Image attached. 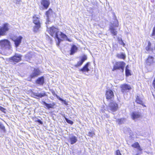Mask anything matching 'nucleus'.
<instances>
[{"label":"nucleus","instance_id":"nucleus-29","mask_svg":"<svg viewBox=\"0 0 155 155\" xmlns=\"http://www.w3.org/2000/svg\"><path fill=\"white\" fill-rule=\"evenodd\" d=\"M33 28V31L35 32H37L39 28L40 27V25H35Z\"/></svg>","mask_w":155,"mask_h":155},{"label":"nucleus","instance_id":"nucleus-42","mask_svg":"<svg viewBox=\"0 0 155 155\" xmlns=\"http://www.w3.org/2000/svg\"><path fill=\"white\" fill-rule=\"evenodd\" d=\"M116 26L117 27L118 26V25H116Z\"/></svg>","mask_w":155,"mask_h":155},{"label":"nucleus","instance_id":"nucleus-12","mask_svg":"<svg viewBox=\"0 0 155 155\" xmlns=\"http://www.w3.org/2000/svg\"><path fill=\"white\" fill-rule=\"evenodd\" d=\"M41 3L45 8L47 9L49 5L50 2L49 0H42Z\"/></svg>","mask_w":155,"mask_h":155},{"label":"nucleus","instance_id":"nucleus-3","mask_svg":"<svg viewBox=\"0 0 155 155\" xmlns=\"http://www.w3.org/2000/svg\"><path fill=\"white\" fill-rule=\"evenodd\" d=\"M126 63L123 61H119L116 62L114 65L113 71L117 69H121L122 72L124 71V68Z\"/></svg>","mask_w":155,"mask_h":155},{"label":"nucleus","instance_id":"nucleus-37","mask_svg":"<svg viewBox=\"0 0 155 155\" xmlns=\"http://www.w3.org/2000/svg\"><path fill=\"white\" fill-rule=\"evenodd\" d=\"M116 155H121L119 150H118L116 151Z\"/></svg>","mask_w":155,"mask_h":155},{"label":"nucleus","instance_id":"nucleus-41","mask_svg":"<svg viewBox=\"0 0 155 155\" xmlns=\"http://www.w3.org/2000/svg\"><path fill=\"white\" fill-rule=\"evenodd\" d=\"M21 0H16V1L17 2H19L21 1Z\"/></svg>","mask_w":155,"mask_h":155},{"label":"nucleus","instance_id":"nucleus-27","mask_svg":"<svg viewBox=\"0 0 155 155\" xmlns=\"http://www.w3.org/2000/svg\"><path fill=\"white\" fill-rule=\"evenodd\" d=\"M151 43L150 41H149L148 45L146 48V50L148 51H151L152 52L153 50V49L151 48Z\"/></svg>","mask_w":155,"mask_h":155},{"label":"nucleus","instance_id":"nucleus-17","mask_svg":"<svg viewBox=\"0 0 155 155\" xmlns=\"http://www.w3.org/2000/svg\"><path fill=\"white\" fill-rule=\"evenodd\" d=\"M59 35L60 37L62 38L64 40H65L66 41H68L69 42H71L72 41L71 40L68 39L67 36L61 32H59L58 35Z\"/></svg>","mask_w":155,"mask_h":155},{"label":"nucleus","instance_id":"nucleus-26","mask_svg":"<svg viewBox=\"0 0 155 155\" xmlns=\"http://www.w3.org/2000/svg\"><path fill=\"white\" fill-rule=\"evenodd\" d=\"M117 56L119 58L122 59H124L126 57L125 54L122 53L117 54Z\"/></svg>","mask_w":155,"mask_h":155},{"label":"nucleus","instance_id":"nucleus-19","mask_svg":"<svg viewBox=\"0 0 155 155\" xmlns=\"http://www.w3.org/2000/svg\"><path fill=\"white\" fill-rule=\"evenodd\" d=\"M53 13L52 11V9H49V10L46 12V15L47 16V20L48 21H49L48 20L50 18V17L52 15ZM46 23H48V21H47L46 22Z\"/></svg>","mask_w":155,"mask_h":155},{"label":"nucleus","instance_id":"nucleus-7","mask_svg":"<svg viewBox=\"0 0 155 155\" xmlns=\"http://www.w3.org/2000/svg\"><path fill=\"white\" fill-rule=\"evenodd\" d=\"M23 38L21 36H19L12 38V40L15 42L16 47H18L21 42V40Z\"/></svg>","mask_w":155,"mask_h":155},{"label":"nucleus","instance_id":"nucleus-36","mask_svg":"<svg viewBox=\"0 0 155 155\" xmlns=\"http://www.w3.org/2000/svg\"><path fill=\"white\" fill-rule=\"evenodd\" d=\"M65 119L66 122L68 124H73V122L72 121L66 118H65Z\"/></svg>","mask_w":155,"mask_h":155},{"label":"nucleus","instance_id":"nucleus-22","mask_svg":"<svg viewBox=\"0 0 155 155\" xmlns=\"http://www.w3.org/2000/svg\"><path fill=\"white\" fill-rule=\"evenodd\" d=\"M77 50L78 48L75 45H73L71 48L70 54H73L77 51Z\"/></svg>","mask_w":155,"mask_h":155},{"label":"nucleus","instance_id":"nucleus-30","mask_svg":"<svg viewBox=\"0 0 155 155\" xmlns=\"http://www.w3.org/2000/svg\"><path fill=\"white\" fill-rule=\"evenodd\" d=\"M136 101L137 103L140 104H143L142 101L140 99V97L138 96H137V97H136Z\"/></svg>","mask_w":155,"mask_h":155},{"label":"nucleus","instance_id":"nucleus-39","mask_svg":"<svg viewBox=\"0 0 155 155\" xmlns=\"http://www.w3.org/2000/svg\"><path fill=\"white\" fill-rule=\"evenodd\" d=\"M0 110L1 111H3L4 110H5V109L3 107H0Z\"/></svg>","mask_w":155,"mask_h":155},{"label":"nucleus","instance_id":"nucleus-24","mask_svg":"<svg viewBox=\"0 0 155 155\" xmlns=\"http://www.w3.org/2000/svg\"><path fill=\"white\" fill-rule=\"evenodd\" d=\"M132 146L133 147L137 148V150L140 151H141L142 150V149L140 147V145L138 142H136L134 143L132 145Z\"/></svg>","mask_w":155,"mask_h":155},{"label":"nucleus","instance_id":"nucleus-11","mask_svg":"<svg viewBox=\"0 0 155 155\" xmlns=\"http://www.w3.org/2000/svg\"><path fill=\"white\" fill-rule=\"evenodd\" d=\"M32 95L35 98H36V97L38 98H41L45 96H47L45 92H43L40 93H33Z\"/></svg>","mask_w":155,"mask_h":155},{"label":"nucleus","instance_id":"nucleus-38","mask_svg":"<svg viewBox=\"0 0 155 155\" xmlns=\"http://www.w3.org/2000/svg\"><path fill=\"white\" fill-rule=\"evenodd\" d=\"M36 121H38L39 123L40 124H43V122L42 121H41L40 120H37Z\"/></svg>","mask_w":155,"mask_h":155},{"label":"nucleus","instance_id":"nucleus-33","mask_svg":"<svg viewBox=\"0 0 155 155\" xmlns=\"http://www.w3.org/2000/svg\"><path fill=\"white\" fill-rule=\"evenodd\" d=\"M118 40L120 44L123 45L124 46H125V44L121 38H118Z\"/></svg>","mask_w":155,"mask_h":155},{"label":"nucleus","instance_id":"nucleus-35","mask_svg":"<svg viewBox=\"0 0 155 155\" xmlns=\"http://www.w3.org/2000/svg\"><path fill=\"white\" fill-rule=\"evenodd\" d=\"M94 135V132H89L87 133V135L91 137H93Z\"/></svg>","mask_w":155,"mask_h":155},{"label":"nucleus","instance_id":"nucleus-5","mask_svg":"<svg viewBox=\"0 0 155 155\" xmlns=\"http://www.w3.org/2000/svg\"><path fill=\"white\" fill-rule=\"evenodd\" d=\"M9 29L8 24H5L2 27H0V36L5 35L6 32L8 31Z\"/></svg>","mask_w":155,"mask_h":155},{"label":"nucleus","instance_id":"nucleus-6","mask_svg":"<svg viewBox=\"0 0 155 155\" xmlns=\"http://www.w3.org/2000/svg\"><path fill=\"white\" fill-rule=\"evenodd\" d=\"M21 57L20 54H15L13 56L9 58V61L10 62H18L21 60Z\"/></svg>","mask_w":155,"mask_h":155},{"label":"nucleus","instance_id":"nucleus-31","mask_svg":"<svg viewBox=\"0 0 155 155\" xmlns=\"http://www.w3.org/2000/svg\"><path fill=\"white\" fill-rule=\"evenodd\" d=\"M125 121V119L123 118L118 119L117 121V122L119 124L124 123Z\"/></svg>","mask_w":155,"mask_h":155},{"label":"nucleus","instance_id":"nucleus-28","mask_svg":"<svg viewBox=\"0 0 155 155\" xmlns=\"http://www.w3.org/2000/svg\"><path fill=\"white\" fill-rule=\"evenodd\" d=\"M128 65L127 66L125 69V73L126 76H129L131 75L130 73V71L128 69Z\"/></svg>","mask_w":155,"mask_h":155},{"label":"nucleus","instance_id":"nucleus-40","mask_svg":"<svg viewBox=\"0 0 155 155\" xmlns=\"http://www.w3.org/2000/svg\"><path fill=\"white\" fill-rule=\"evenodd\" d=\"M52 94H53V95H55V94H55V93L54 91H52Z\"/></svg>","mask_w":155,"mask_h":155},{"label":"nucleus","instance_id":"nucleus-2","mask_svg":"<svg viewBox=\"0 0 155 155\" xmlns=\"http://www.w3.org/2000/svg\"><path fill=\"white\" fill-rule=\"evenodd\" d=\"M11 48V43L8 39H4L0 41V48L1 49H10Z\"/></svg>","mask_w":155,"mask_h":155},{"label":"nucleus","instance_id":"nucleus-34","mask_svg":"<svg viewBox=\"0 0 155 155\" xmlns=\"http://www.w3.org/2000/svg\"><path fill=\"white\" fill-rule=\"evenodd\" d=\"M55 96L56 97H57V98L60 101H63V102H64V103L65 104H66V101L64 100L63 99H62L61 98H60V97H59L58 96L57 94H55Z\"/></svg>","mask_w":155,"mask_h":155},{"label":"nucleus","instance_id":"nucleus-14","mask_svg":"<svg viewBox=\"0 0 155 155\" xmlns=\"http://www.w3.org/2000/svg\"><path fill=\"white\" fill-rule=\"evenodd\" d=\"M69 140L71 144H73L76 143L77 141V137L74 135H70Z\"/></svg>","mask_w":155,"mask_h":155},{"label":"nucleus","instance_id":"nucleus-16","mask_svg":"<svg viewBox=\"0 0 155 155\" xmlns=\"http://www.w3.org/2000/svg\"><path fill=\"white\" fill-rule=\"evenodd\" d=\"M87 59V57L85 55L83 56L81 59V60L78 62L77 64L75 66L76 67H78L81 66L84 62V61L86 60Z\"/></svg>","mask_w":155,"mask_h":155},{"label":"nucleus","instance_id":"nucleus-8","mask_svg":"<svg viewBox=\"0 0 155 155\" xmlns=\"http://www.w3.org/2000/svg\"><path fill=\"white\" fill-rule=\"evenodd\" d=\"M121 91L124 93L128 92L131 89V87L130 85L126 84L122 85L121 86Z\"/></svg>","mask_w":155,"mask_h":155},{"label":"nucleus","instance_id":"nucleus-20","mask_svg":"<svg viewBox=\"0 0 155 155\" xmlns=\"http://www.w3.org/2000/svg\"><path fill=\"white\" fill-rule=\"evenodd\" d=\"M33 22L35 25H40L39 18L35 15L33 16Z\"/></svg>","mask_w":155,"mask_h":155},{"label":"nucleus","instance_id":"nucleus-1","mask_svg":"<svg viewBox=\"0 0 155 155\" xmlns=\"http://www.w3.org/2000/svg\"><path fill=\"white\" fill-rule=\"evenodd\" d=\"M49 32L50 35L53 37L56 38L58 40V42L56 43L57 45L58 46L60 42L62 41L58 37V34L59 32L58 29L54 27H50L49 30Z\"/></svg>","mask_w":155,"mask_h":155},{"label":"nucleus","instance_id":"nucleus-25","mask_svg":"<svg viewBox=\"0 0 155 155\" xmlns=\"http://www.w3.org/2000/svg\"><path fill=\"white\" fill-rule=\"evenodd\" d=\"M111 34L114 35H116L117 34V31L113 26H110V28Z\"/></svg>","mask_w":155,"mask_h":155},{"label":"nucleus","instance_id":"nucleus-15","mask_svg":"<svg viewBox=\"0 0 155 155\" xmlns=\"http://www.w3.org/2000/svg\"><path fill=\"white\" fill-rule=\"evenodd\" d=\"M37 84L40 85H43L44 83V77L42 76L38 78L36 81Z\"/></svg>","mask_w":155,"mask_h":155},{"label":"nucleus","instance_id":"nucleus-21","mask_svg":"<svg viewBox=\"0 0 155 155\" xmlns=\"http://www.w3.org/2000/svg\"><path fill=\"white\" fill-rule=\"evenodd\" d=\"M41 104L43 105H45L47 107L48 109L50 108H53L54 104H47L44 101H42Z\"/></svg>","mask_w":155,"mask_h":155},{"label":"nucleus","instance_id":"nucleus-18","mask_svg":"<svg viewBox=\"0 0 155 155\" xmlns=\"http://www.w3.org/2000/svg\"><path fill=\"white\" fill-rule=\"evenodd\" d=\"M90 63L89 62H87L85 65L80 70L81 71L84 72H88L90 71V69L88 68V67L90 64Z\"/></svg>","mask_w":155,"mask_h":155},{"label":"nucleus","instance_id":"nucleus-13","mask_svg":"<svg viewBox=\"0 0 155 155\" xmlns=\"http://www.w3.org/2000/svg\"><path fill=\"white\" fill-rule=\"evenodd\" d=\"M132 118L134 120H137L141 117V114L137 112H133L131 115Z\"/></svg>","mask_w":155,"mask_h":155},{"label":"nucleus","instance_id":"nucleus-43","mask_svg":"<svg viewBox=\"0 0 155 155\" xmlns=\"http://www.w3.org/2000/svg\"><path fill=\"white\" fill-rule=\"evenodd\" d=\"M154 50H155V47Z\"/></svg>","mask_w":155,"mask_h":155},{"label":"nucleus","instance_id":"nucleus-4","mask_svg":"<svg viewBox=\"0 0 155 155\" xmlns=\"http://www.w3.org/2000/svg\"><path fill=\"white\" fill-rule=\"evenodd\" d=\"M117 108V104L114 102H110L107 107L108 110L112 112H114L116 111Z\"/></svg>","mask_w":155,"mask_h":155},{"label":"nucleus","instance_id":"nucleus-32","mask_svg":"<svg viewBox=\"0 0 155 155\" xmlns=\"http://www.w3.org/2000/svg\"><path fill=\"white\" fill-rule=\"evenodd\" d=\"M0 129L2 130L4 132L5 131V126L1 123H0Z\"/></svg>","mask_w":155,"mask_h":155},{"label":"nucleus","instance_id":"nucleus-23","mask_svg":"<svg viewBox=\"0 0 155 155\" xmlns=\"http://www.w3.org/2000/svg\"><path fill=\"white\" fill-rule=\"evenodd\" d=\"M153 58L151 56H149L147 60V64L150 65L153 62Z\"/></svg>","mask_w":155,"mask_h":155},{"label":"nucleus","instance_id":"nucleus-10","mask_svg":"<svg viewBox=\"0 0 155 155\" xmlns=\"http://www.w3.org/2000/svg\"><path fill=\"white\" fill-rule=\"evenodd\" d=\"M106 96L107 99H111L114 96L113 92L111 90H109L106 91Z\"/></svg>","mask_w":155,"mask_h":155},{"label":"nucleus","instance_id":"nucleus-9","mask_svg":"<svg viewBox=\"0 0 155 155\" xmlns=\"http://www.w3.org/2000/svg\"><path fill=\"white\" fill-rule=\"evenodd\" d=\"M41 72L38 68L34 69L30 75L31 78H35L40 74Z\"/></svg>","mask_w":155,"mask_h":155}]
</instances>
